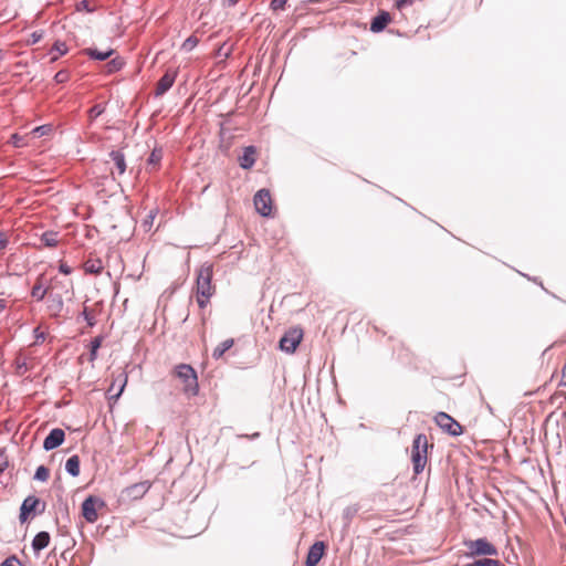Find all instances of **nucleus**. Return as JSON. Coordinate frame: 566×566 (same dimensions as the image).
<instances>
[{
  "mask_svg": "<svg viewBox=\"0 0 566 566\" xmlns=\"http://www.w3.org/2000/svg\"><path fill=\"white\" fill-rule=\"evenodd\" d=\"M212 275L213 268L209 263H203L197 271V302L201 308L207 306L216 292V287L212 285Z\"/></svg>",
  "mask_w": 566,
  "mask_h": 566,
  "instance_id": "f257e3e1",
  "label": "nucleus"
},
{
  "mask_svg": "<svg viewBox=\"0 0 566 566\" xmlns=\"http://www.w3.org/2000/svg\"><path fill=\"white\" fill-rule=\"evenodd\" d=\"M174 374L182 381V391L187 397H195L199 394L198 376L192 366L179 364L175 367Z\"/></svg>",
  "mask_w": 566,
  "mask_h": 566,
  "instance_id": "f03ea898",
  "label": "nucleus"
},
{
  "mask_svg": "<svg viewBox=\"0 0 566 566\" xmlns=\"http://www.w3.org/2000/svg\"><path fill=\"white\" fill-rule=\"evenodd\" d=\"M428 439L423 433L416 436L412 442L411 461L415 474H420L427 464Z\"/></svg>",
  "mask_w": 566,
  "mask_h": 566,
  "instance_id": "7ed1b4c3",
  "label": "nucleus"
},
{
  "mask_svg": "<svg viewBox=\"0 0 566 566\" xmlns=\"http://www.w3.org/2000/svg\"><path fill=\"white\" fill-rule=\"evenodd\" d=\"M465 545L470 556H496L499 554L497 548L486 538L470 541Z\"/></svg>",
  "mask_w": 566,
  "mask_h": 566,
  "instance_id": "20e7f679",
  "label": "nucleus"
},
{
  "mask_svg": "<svg viewBox=\"0 0 566 566\" xmlns=\"http://www.w3.org/2000/svg\"><path fill=\"white\" fill-rule=\"evenodd\" d=\"M303 338V331L301 328H292L287 331L280 339V349L293 354Z\"/></svg>",
  "mask_w": 566,
  "mask_h": 566,
  "instance_id": "39448f33",
  "label": "nucleus"
},
{
  "mask_svg": "<svg viewBox=\"0 0 566 566\" xmlns=\"http://www.w3.org/2000/svg\"><path fill=\"white\" fill-rule=\"evenodd\" d=\"M434 421L443 431L453 437H458L463 432L461 424L446 412H439L434 417Z\"/></svg>",
  "mask_w": 566,
  "mask_h": 566,
  "instance_id": "423d86ee",
  "label": "nucleus"
},
{
  "mask_svg": "<svg viewBox=\"0 0 566 566\" xmlns=\"http://www.w3.org/2000/svg\"><path fill=\"white\" fill-rule=\"evenodd\" d=\"M255 210L263 217L271 216L272 212V198L270 191L266 189L259 190L253 198Z\"/></svg>",
  "mask_w": 566,
  "mask_h": 566,
  "instance_id": "0eeeda50",
  "label": "nucleus"
},
{
  "mask_svg": "<svg viewBox=\"0 0 566 566\" xmlns=\"http://www.w3.org/2000/svg\"><path fill=\"white\" fill-rule=\"evenodd\" d=\"M150 489L148 481H142L125 488L122 491V499L127 501L140 500Z\"/></svg>",
  "mask_w": 566,
  "mask_h": 566,
  "instance_id": "6e6552de",
  "label": "nucleus"
},
{
  "mask_svg": "<svg viewBox=\"0 0 566 566\" xmlns=\"http://www.w3.org/2000/svg\"><path fill=\"white\" fill-rule=\"evenodd\" d=\"M97 505L103 506L104 502L94 496H88L82 503V514L88 523H94L97 521V518H98L97 511H96Z\"/></svg>",
  "mask_w": 566,
  "mask_h": 566,
  "instance_id": "1a4fd4ad",
  "label": "nucleus"
},
{
  "mask_svg": "<svg viewBox=\"0 0 566 566\" xmlns=\"http://www.w3.org/2000/svg\"><path fill=\"white\" fill-rule=\"evenodd\" d=\"M65 439V433L60 428H54L50 431L46 438L43 441V449L45 451H51L57 447H60Z\"/></svg>",
  "mask_w": 566,
  "mask_h": 566,
  "instance_id": "9d476101",
  "label": "nucleus"
},
{
  "mask_svg": "<svg viewBox=\"0 0 566 566\" xmlns=\"http://www.w3.org/2000/svg\"><path fill=\"white\" fill-rule=\"evenodd\" d=\"M176 76V70H167L166 73L160 77V80L157 83L155 95L161 96L165 93H167L174 85Z\"/></svg>",
  "mask_w": 566,
  "mask_h": 566,
  "instance_id": "9b49d317",
  "label": "nucleus"
},
{
  "mask_svg": "<svg viewBox=\"0 0 566 566\" xmlns=\"http://www.w3.org/2000/svg\"><path fill=\"white\" fill-rule=\"evenodd\" d=\"M46 307L50 314L54 317L60 316L63 311L64 302L61 294L51 293L46 301Z\"/></svg>",
  "mask_w": 566,
  "mask_h": 566,
  "instance_id": "f8f14e48",
  "label": "nucleus"
},
{
  "mask_svg": "<svg viewBox=\"0 0 566 566\" xmlns=\"http://www.w3.org/2000/svg\"><path fill=\"white\" fill-rule=\"evenodd\" d=\"M127 384V375L125 373H120L112 382L108 392L109 399L117 400L119 396L123 394L124 388Z\"/></svg>",
  "mask_w": 566,
  "mask_h": 566,
  "instance_id": "ddd939ff",
  "label": "nucleus"
},
{
  "mask_svg": "<svg viewBox=\"0 0 566 566\" xmlns=\"http://www.w3.org/2000/svg\"><path fill=\"white\" fill-rule=\"evenodd\" d=\"M325 545L323 542H316L314 543L307 553L306 557V566H316L324 554Z\"/></svg>",
  "mask_w": 566,
  "mask_h": 566,
  "instance_id": "4468645a",
  "label": "nucleus"
},
{
  "mask_svg": "<svg viewBox=\"0 0 566 566\" xmlns=\"http://www.w3.org/2000/svg\"><path fill=\"white\" fill-rule=\"evenodd\" d=\"M40 503L39 499L35 496H28L20 507V521L24 523L28 521L30 514L35 510L36 505Z\"/></svg>",
  "mask_w": 566,
  "mask_h": 566,
  "instance_id": "2eb2a0df",
  "label": "nucleus"
},
{
  "mask_svg": "<svg viewBox=\"0 0 566 566\" xmlns=\"http://www.w3.org/2000/svg\"><path fill=\"white\" fill-rule=\"evenodd\" d=\"M391 21V17L387 11H381L379 14H377L370 23V31L378 33L382 31L387 24Z\"/></svg>",
  "mask_w": 566,
  "mask_h": 566,
  "instance_id": "dca6fc26",
  "label": "nucleus"
},
{
  "mask_svg": "<svg viewBox=\"0 0 566 566\" xmlns=\"http://www.w3.org/2000/svg\"><path fill=\"white\" fill-rule=\"evenodd\" d=\"M256 149L253 146L244 148L243 154L239 157V164L243 169H250L255 163Z\"/></svg>",
  "mask_w": 566,
  "mask_h": 566,
  "instance_id": "f3484780",
  "label": "nucleus"
},
{
  "mask_svg": "<svg viewBox=\"0 0 566 566\" xmlns=\"http://www.w3.org/2000/svg\"><path fill=\"white\" fill-rule=\"evenodd\" d=\"M43 281H44L43 275H40V276L36 279L35 284L33 285V287H32V290H31V296H32L35 301H38V302L42 301V300L45 297V295H46V293H48V290H49V289L44 285Z\"/></svg>",
  "mask_w": 566,
  "mask_h": 566,
  "instance_id": "a211bd4d",
  "label": "nucleus"
},
{
  "mask_svg": "<svg viewBox=\"0 0 566 566\" xmlns=\"http://www.w3.org/2000/svg\"><path fill=\"white\" fill-rule=\"evenodd\" d=\"M50 538L51 537L48 532L42 531L38 533L32 541V548L34 553H39L49 545Z\"/></svg>",
  "mask_w": 566,
  "mask_h": 566,
  "instance_id": "6ab92c4d",
  "label": "nucleus"
},
{
  "mask_svg": "<svg viewBox=\"0 0 566 566\" xmlns=\"http://www.w3.org/2000/svg\"><path fill=\"white\" fill-rule=\"evenodd\" d=\"M109 157L114 161L118 175H123L126 171V160L124 154L119 150H112L109 153Z\"/></svg>",
  "mask_w": 566,
  "mask_h": 566,
  "instance_id": "aec40b11",
  "label": "nucleus"
},
{
  "mask_svg": "<svg viewBox=\"0 0 566 566\" xmlns=\"http://www.w3.org/2000/svg\"><path fill=\"white\" fill-rule=\"evenodd\" d=\"M103 262L99 259H88L84 263V270L90 274H99L103 271Z\"/></svg>",
  "mask_w": 566,
  "mask_h": 566,
  "instance_id": "412c9836",
  "label": "nucleus"
},
{
  "mask_svg": "<svg viewBox=\"0 0 566 566\" xmlns=\"http://www.w3.org/2000/svg\"><path fill=\"white\" fill-rule=\"evenodd\" d=\"M65 470L66 472L72 476H78L80 474V458L78 455L74 454L71 458L67 459L65 463Z\"/></svg>",
  "mask_w": 566,
  "mask_h": 566,
  "instance_id": "4be33fe9",
  "label": "nucleus"
},
{
  "mask_svg": "<svg viewBox=\"0 0 566 566\" xmlns=\"http://www.w3.org/2000/svg\"><path fill=\"white\" fill-rule=\"evenodd\" d=\"M234 344V340L232 338H228L223 342H221L214 349H213V353H212V357L214 359H220L226 352H228Z\"/></svg>",
  "mask_w": 566,
  "mask_h": 566,
  "instance_id": "5701e85b",
  "label": "nucleus"
},
{
  "mask_svg": "<svg viewBox=\"0 0 566 566\" xmlns=\"http://www.w3.org/2000/svg\"><path fill=\"white\" fill-rule=\"evenodd\" d=\"M67 52V46L64 42H61V41H56L54 44H53V48L51 50V53H52V56H51V62H55L59 60V57L61 55H64L66 54Z\"/></svg>",
  "mask_w": 566,
  "mask_h": 566,
  "instance_id": "b1692460",
  "label": "nucleus"
},
{
  "mask_svg": "<svg viewBox=\"0 0 566 566\" xmlns=\"http://www.w3.org/2000/svg\"><path fill=\"white\" fill-rule=\"evenodd\" d=\"M41 242L48 248H54L57 245V232L46 231L41 235Z\"/></svg>",
  "mask_w": 566,
  "mask_h": 566,
  "instance_id": "393cba45",
  "label": "nucleus"
},
{
  "mask_svg": "<svg viewBox=\"0 0 566 566\" xmlns=\"http://www.w3.org/2000/svg\"><path fill=\"white\" fill-rule=\"evenodd\" d=\"M114 53L113 50L98 51L97 49H87L86 54L94 60L105 61Z\"/></svg>",
  "mask_w": 566,
  "mask_h": 566,
  "instance_id": "a878e982",
  "label": "nucleus"
},
{
  "mask_svg": "<svg viewBox=\"0 0 566 566\" xmlns=\"http://www.w3.org/2000/svg\"><path fill=\"white\" fill-rule=\"evenodd\" d=\"M103 342L102 336H97L91 340L90 361H94L97 358V350Z\"/></svg>",
  "mask_w": 566,
  "mask_h": 566,
  "instance_id": "bb28decb",
  "label": "nucleus"
},
{
  "mask_svg": "<svg viewBox=\"0 0 566 566\" xmlns=\"http://www.w3.org/2000/svg\"><path fill=\"white\" fill-rule=\"evenodd\" d=\"M462 566H504L496 559L483 558Z\"/></svg>",
  "mask_w": 566,
  "mask_h": 566,
  "instance_id": "cd10ccee",
  "label": "nucleus"
},
{
  "mask_svg": "<svg viewBox=\"0 0 566 566\" xmlns=\"http://www.w3.org/2000/svg\"><path fill=\"white\" fill-rule=\"evenodd\" d=\"M49 476H50V471L46 467H44V465L38 467L35 474H34V480L45 482V481H48Z\"/></svg>",
  "mask_w": 566,
  "mask_h": 566,
  "instance_id": "c85d7f7f",
  "label": "nucleus"
},
{
  "mask_svg": "<svg viewBox=\"0 0 566 566\" xmlns=\"http://www.w3.org/2000/svg\"><path fill=\"white\" fill-rule=\"evenodd\" d=\"M199 43V40L195 35H190L181 45V49L186 52L192 51Z\"/></svg>",
  "mask_w": 566,
  "mask_h": 566,
  "instance_id": "c756f323",
  "label": "nucleus"
},
{
  "mask_svg": "<svg viewBox=\"0 0 566 566\" xmlns=\"http://www.w3.org/2000/svg\"><path fill=\"white\" fill-rule=\"evenodd\" d=\"M124 66V61L122 59H113L111 60L106 67H107V72L108 73H114V72H117L119 71L122 67Z\"/></svg>",
  "mask_w": 566,
  "mask_h": 566,
  "instance_id": "7c9ffc66",
  "label": "nucleus"
},
{
  "mask_svg": "<svg viewBox=\"0 0 566 566\" xmlns=\"http://www.w3.org/2000/svg\"><path fill=\"white\" fill-rule=\"evenodd\" d=\"M163 158V153L160 149H154L148 157V165H158Z\"/></svg>",
  "mask_w": 566,
  "mask_h": 566,
  "instance_id": "2f4dec72",
  "label": "nucleus"
},
{
  "mask_svg": "<svg viewBox=\"0 0 566 566\" xmlns=\"http://www.w3.org/2000/svg\"><path fill=\"white\" fill-rule=\"evenodd\" d=\"M15 367H17V373L19 375H23L29 369L25 358H22V357H17Z\"/></svg>",
  "mask_w": 566,
  "mask_h": 566,
  "instance_id": "473e14b6",
  "label": "nucleus"
},
{
  "mask_svg": "<svg viewBox=\"0 0 566 566\" xmlns=\"http://www.w3.org/2000/svg\"><path fill=\"white\" fill-rule=\"evenodd\" d=\"M70 78V73L66 70H61L54 75V81L57 84H63Z\"/></svg>",
  "mask_w": 566,
  "mask_h": 566,
  "instance_id": "72a5a7b5",
  "label": "nucleus"
},
{
  "mask_svg": "<svg viewBox=\"0 0 566 566\" xmlns=\"http://www.w3.org/2000/svg\"><path fill=\"white\" fill-rule=\"evenodd\" d=\"M105 111V107L102 106L101 104H96L94 105L90 111H88V115H90V118L91 119H95L97 118L98 116H101Z\"/></svg>",
  "mask_w": 566,
  "mask_h": 566,
  "instance_id": "f704fd0d",
  "label": "nucleus"
},
{
  "mask_svg": "<svg viewBox=\"0 0 566 566\" xmlns=\"http://www.w3.org/2000/svg\"><path fill=\"white\" fill-rule=\"evenodd\" d=\"M75 9L76 11L81 12V11H86V12H93L95 9L90 7V3L87 0H82L80 2L76 3L75 6Z\"/></svg>",
  "mask_w": 566,
  "mask_h": 566,
  "instance_id": "c9c22d12",
  "label": "nucleus"
},
{
  "mask_svg": "<svg viewBox=\"0 0 566 566\" xmlns=\"http://www.w3.org/2000/svg\"><path fill=\"white\" fill-rule=\"evenodd\" d=\"M0 566H24L15 556L6 558Z\"/></svg>",
  "mask_w": 566,
  "mask_h": 566,
  "instance_id": "e433bc0d",
  "label": "nucleus"
},
{
  "mask_svg": "<svg viewBox=\"0 0 566 566\" xmlns=\"http://www.w3.org/2000/svg\"><path fill=\"white\" fill-rule=\"evenodd\" d=\"M287 0H272L270 3V8L273 11L283 10L285 8Z\"/></svg>",
  "mask_w": 566,
  "mask_h": 566,
  "instance_id": "4c0bfd02",
  "label": "nucleus"
},
{
  "mask_svg": "<svg viewBox=\"0 0 566 566\" xmlns=\"http://www.w3.org/2000/svg\"><path fill=\"white\" fill-rule=\"evenodd\" d=\"M155 217H156V212L150 211L149 214L147 216V218L144 220L143 227L145 228L146 231L150 230Z\"/></svg>",
  "mask_w": 566,
  "mask_h": 566,
  "instance_id": "58836bf2",
  "label": "nucleus"
},
{
  "mask_svg": "<svg viewBox=\"0 0 566 566\" xmlns=\"http://www.w3.org/2000/svg\"><path fill=\"white\" fill-rule=\"evenodd\" d=\"M11 140L14 147H23L25 145L24 138L18 134H13Z\"/></svg>",
  "mask_w": 566,
  "mask_h": 566,
  "instance_id": "ea45409f",
  "label": "nucleus"
},
{
  "mask_svg": "<svg viewBox=\"0 0 566 566\" xmlns=\"http://www.w3.org/2000/svg\"><path fill=\"white\" fill-rule=\"evenodd\" d=\"M50 130V127L46 126V125H43V126H39V127H35L33 130H32V134L40 137V136H43L45 135Z\"/></svg>",
  "mask_w": 566,
  "mask_h": 566,
  "instance_id": "a19ab883",
  "label": "nucleus"
},
{
  "mask_svg": "<svg viewBox=\"0 0 566 566\" xmlns=\"http://www.w3.org/2000/svg\"><path fill=\"white\" fill-rule=\"evenodd\" d=\"M82 315L90 326L95 325V318L91 313L87 312V308H84Z\"/></svg>",
  "mask_w": 566,
  "mask_h": 566,
  "instance_id": "79ce46f5",
  "label": "nucleus"
},
{
  "mask_svg": "<svg viewBox=\"0 0 566 566\" xmlns=\"http://www.w3.org/2000/svg\"><path fill=\"white\" fill-rule=\"evenodd\" d=\"M35 343L43 342L45 339L44 332H41L39 327L34 329Z\"/></svg>",
  "mask_w": 566,
  "mask_h": 566,
  "instance_id": "37998d69",
  "label": "nucleus"
},
{
  "mask_svg": "<svg viewBox=\"0 0 566 566\" xmlns=\"http://www.w3.org/2000/svg\"><path fill=\"white\" fill-rule=\"evenodd\" d=\"M8 244L7 235L2 232H0V252L6 249Z\"/></svg>",
  "mask_w": 566,
  "mask_h": 566,
  "instance_id": "c03bdc74",
  "label": "nucleus"
},
{
  "mask_svg": "<svg viewBox=\"0 0 566 566\" xmlns=\"http://www.w3.org/2000/svg\"><path fill=\"white\" fill-rule=\"evenodd\" d=\"M559 385L563 386V387H566V360H565V364H564V366L562 368V376H560Z\"/></svg>",
  "mask_w": 566,
  "mask_h": 566,
  "instance_id": "a18cd8bd",
  "label": "nucleus"
},
{
  "mask_svg": "<svg viewBox=\"0 0 566 566\" xmlns=\"http://www.w3.org/2000/svg\"><path fill=\"white\" fill-rule=\"evenodd\" d=\"M59 271L65 275L70 274L72 272L71 268L65 264V263H61L60 266H59Z\"/></svg>",
  "mask_w": 566,
  "mask_h": 566,
  "instance_id": "49530a36",
  "label": "nucleus"
},
{
  "mask_svg": "<svg viewBox=\"0 0 566 566\" xmlns=\"http://www.w3.org/2000/svg\"><path fill=\"white\" fill-rule=\"evenodd\" d=\"M6 467H7V461L4 459V454H3V452H0V472H2Z\"/></svg>",
  "mask_w": 566,
  "mask_h": 566,
  "instance_id": "de8ad7c7",
  "label": "nucleus"
},
{
  "mask_svg": "<svg viewBox=\"0 0 566 566\" xmlns=\"http://www.w3.org/2000/svg\"><path fill=\"white\" fill-rule=\"evenodd\" d=\"M31 36H32V43H36V42H39L41 40L42 34L33 32Z\"/></svg>",
  "mask_w": 566,
  "mask_h": 566,
  "instance_id": "09e8293b",
  "label": "nucleus"
},
{
  "mask_svg": "<svg viewBox=\"0 0 566 566\" xmlns=\"http://www.w3.org/2000/svg\"><path fill=\"white\" fill-rule=\"evenodd\" d=\"M260 433L259 432H254L253 434L249 436V434H241L239 436L240 438H248V439H256L259 438Z\"/></svg>",
  "mask_w": 566,
  "mask_h": 566,
  "instance_id": "8fccbe9b",
  "label": "nucleus"
},
{
  "mask_svg": "<svg viewBox=\"0 0 566 566\" xmlns=\"http://www.w3.org/2000/svg\"><path fill=\"white\" fill-rule=\"evenodd\" d=\"M409 0H397V7L402 8L403 6L410 4Z\"/></svg>",
  "mask_w": 566,
  "mask_h": 566,
  "instance_id": "3c124183",
  "label": "nucleus"
},
{
  "mask_svg": "<svg viewBox=\"0 0 566 566\" xmlns=\"http://www.w3.org/2000/svg\"><path fill=\"white\" fill-rule=\"evenodd\" d=\"M240 0H224V3L229 7L235 6Z\"/></svg>",
  "mask_w": 566,
  "mask_h": 566,
  "instance_id": "603ef678",
  "label": "nucleus"
},
{
  "mask_svg": "<svg viewBox=\"0 0 566 566\" xmlns=\"http://www.w3.org/2000/svg\"><path fill=\"white\" fill-rule=\"evenodd\" d=\"M7 308V302L0 298V313Z\"/></svg>",
  "mask_w": 566,
  "mask_h": 566,
  "instance_id": "864d4df0",
  "label": "nucleus"
},
{
  "mask_svg": "<svg viewBox=\"0 0 566 566\" xmlns=\"http://www.w3.org/2000/svg\"><path fill=\"white\" fill-rule=\"evenodd\" d=\"M4 59V52L0 50V62Z\"/></svg>",
  "mask_w": 566,
  "mask_h": 566,
  "instance_id": "5fc2aeb1",
  "label": "nucleus"
}]
</instances>
